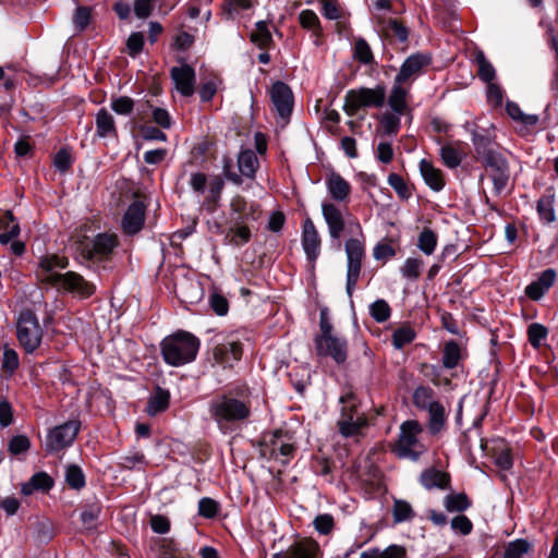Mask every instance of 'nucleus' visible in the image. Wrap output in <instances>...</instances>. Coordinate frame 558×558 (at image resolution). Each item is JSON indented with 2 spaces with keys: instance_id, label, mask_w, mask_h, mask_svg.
<instances>
[{
  "instance_id": "nucleus-1",
  "label": "nucleus",
  "mask_w": 558,
  "mask_h": 558,
  "mask_svg": "<svg viewBox=\"0 0 558 558\" xmlns=\"http://www.w3.org/2000/svg\"><path fill=\"white\" fill-rule=\"evenodd\" d=\"M208 412L218 428L227 433L250 418L252 401L247 392L230 390L211 398Z\"/></svg>"
},
{
  "instance_id": "nucleus-2",
  "label": "nucleus",
  "mask_w": 558,
  "mask_h": 558,
  "mask_svg": "<svg viewBox=\"0 0 558 558\" xmlns=\"http://www.w3.org/2000/svg\"><path fill=\"white\" fill-rule=\"evenodd\" d=\"M68 259L58 255H49L40 258L36 275L43 282L75 293L81 298H89L95 292V286L86 281L83 276L74 271L60 274L58 269H64Z\"/></svg>"
},
{
  "instance_id": "nucleus-3",
  "label": "nucleus",
  "mask_w": 558,
  "mask_h": 558,
  "mask_svg": "<svg viewBox=\"0 0 558 558\" xmlns=\"http://www.w3.org/2000/svg\"><path fill=\"white\" fill-rule=\"evenodd\" d=\"M199 344L201 342L197 337L181 330L166 337L161 341V355L168 365L179 367L196 359Z\"/></svg>"
},
{
  "instance_id": "nucleus-4",
  "label": "nucleus",
  "mask_w": 558,
  "mask_h": 558,
  "mask_svg": "<svg viewBox=\"0 0 558 558\" xmlns=\"http://www.w3.org/2000/svg\"><path fill=\"white\" fill-rule=\"evenodd\" d=\"M475 149L493 182L494 192L498 195L501 194L510 179V169L506 157L499 151L486 148L481 143H475Z\"/></svg>"
},
{
  "instance_id": "nucleus-5",
  "label": "nucleus",
  "mask_w": 558,
  "mask_h": 558,
  "mask_svg": "<svg viewBox=\"0 0 558 558\" xmlns=\"http://www.w3.org/2000/svg\"><path fill=\"white\" fill-rule=\"evenodd\" d=\"M189 186L197 196H204L202 207L214 213L220 205L225 182L220 175L208 178L204 172H192L189 179Z\"/></svg>"
},
{
  "instance_id": "nucleus-6",
  "label": "nucleus",
  "mask_w": 558,
  "mask_h": 558,
  "mask_svg": "<svg viewBox=\"0 0 558 558\" xmlns=\"http://www.w3.org/2000/svg\"><path fill=\"white\" fill-rule=\"evenodd\" d=\"M118 245L119 239L116 233L102 232L90 240L82 241L77 250L85 262L98 266L110 260Z\"/></svg>"
},
{
  "instance_id": "nucleus-7",
  "label": "nucleus",
  "mask_w": 558,
  "mask_h": 558,
  "mask_svg": "<svg viewBox=\"0 0 558 558\" xmlns=\"http://www.w3.org/2000/svg\"><path fill=\"white\" fill-rule=\"evenodd\" d=\"M386 88L377 85L374 88L360 87L349 89L344 96V112L353 117L365 108H381L386 101Z\"/></svg>"
},
{
  "instance_id": "nucleus-8",
  "label": "nucleus",
  "mask_w": 558,
  "mask_h": 558,
  "mask_svg": "<svg viewBox=\"0 0 558 558\" xmlns=\"http://www.w3.org/2000/svg\"><path fill=\"white\" fill-rule=\"evenodd\" d=\"M421 432L422 427L416 421H405L402 423L399 439L393 449L395 453L400 458L416 461L425 450L417 438Z\"/></svg>"
},
{
  "instance_id": "nucleus-9",
  "label": "nucleus",
  "mask_w": 558,
  "mask_h": 558,
  "mask_svg": "<svg viewBox=\"0 0 558 558\" xmlns=\"http://www.w3.org/2000/svg\"><path fill=\"white\" fill-rule=\"evenodd\" d=\"M16 336L27 353L39 348L43 339V329L37 317L29 311L22 312L16 323Z\"/></svg>"
},
{
  "instance_id": "nucleus-10",
  "label": "nucleus",
  "mask_w": 558,
  "mask_h": 558,
  "mask_svg": "<svg viewBox=\"0 0 558 558\" xmlns=\"http://www.w3.org/2000/svg\"><path fill=\"white\" fill-rule=\"evenodd\" d=\"M81 428L77 420L68 421L50 429L45 439V450L48 453H57L70 447L76 438Z\"/></svg>"
},
{
  "instance_id": "nucleus-11",
  "label": "nucleus",
  "mask_w": 558,
  "mask_h": 558,
  "mask_svg": "<svg viewBox=\"0 0 558 558\" xmlns=\"http://www.w3.org/2000/svg\"><path fill=\"white\" fill-rule=\"evenodd\" d=\"M347 254V293L352 296L355 286L359 281L362 260L365 256V247L361 240L349 239L344 245Z\"/></svg>"
},
{
  "instance_id": "nucleus-12",
  "label": "nucleus",
  "mask_w": 558,
  "mask_h": 558,
  "mask_svg": "<svg viewBox=\"0 0 558 558\" xmlns=\"http://www.w3.org/2000/svg\"><path fill=\"white\" fill-rule=\"evenodd\" d=\"M238 169L240 173L232 171L231 160L223 162V175L232 183L240 185L243 180L242 177L254 179L256 171L259 167V161L256 153L253 149H242L238 155Z\"/></svg>"
},
{
  "instance_id": "nucleus-13",
  "label": "nucleus",
  "mask_w": 558,
  "mask_h": 558,
  "mask_svg": "<svg viewBox=\"0 0 558 558\" xmlns=\"http://www.w3.org/2000/svg\"><path fill=\"white\" fill-rule=\"evenodd\" d=\"M340 402L348 403L342 408L341 417L338 421L340 434L344 437L359 435L367 423L364 414L357 411L352 395L342 396Z\"/></svg>"
},
{
  "instance_id": "nucleus-14",
  "label": "nucleus",
  "mask_w": 558,
  "mask_h": 558,
  "mask_svg": "<svg viewBox=\"0 0 558 558\" xmlns=\"http://www.w3.org/2000/svg\"><path fill=\"white\" fill-rule=\"evenodd\" d=\"M315 350L318 356L331 357L337 364L345 362L348 357V342L337 333L331 336H316Z\"/></svg>"
},
{
  "instance_id": "nucleus-15",
  "label": "nucleus",
  "mask_w": 558,
  "mask_h": 558,
  "mask_svg": "<svg viewBox=\"0 0 558 558\" xmlns=\"http://www.w3.org/2000/svg\"><path fill=\"white\" fill-rule=\"evenodd\" d=\"M242 353V343L234 339H227L221 342H216L213 348L214 361L223 367L233 366L234 363L241 360Z\"/></svg>"
},
{
  "instance_id": "nucleus-16",
  "label": "nucleus",
  "mask_w": 558,
  "mask_h": 558,
  "mask_svg": "<svg viewBox=\"0 0 558 558\" xmlns=\"http://www.w3.org/2000/svg\"><path fill=\"white\" fill-rule=\"evenodd\" d=\"M429 63L430 57L428 54L413 53L404 60L395 80H397L398 84L403 83L411 86L413 80L417 77Z\"/></svg>"
},
{
  "instance_id": "nucleus-17",
  "label": "nucleus",
  "mask_w": 558,
  "mask_h": 558,
  "mask_svg": "<svg viewBox=\"0 0 558 558\" xmlns=\"http://www.w3.org/2000/svg\"><path fill=\"white\" fill-rule=\"evenodd\" d=\"M302 247L306 258L314 265L320 254L322 239L311 218H305L302 225Z\"/></svg>"
},
{
  "instance_id": "nucleus-18",
  "label": "nucleus",
  "mask_w": 558,
  "mask_h": 558,
  "mask_svg": "<svg viewBox=\"0 0 558 558\" xmlns=\"http://www.w3.org/2000/svg\"><path fill=\"white\" fill-rule=\"evenodd\" d=\"M146 207L143 202L134 201L124 213L121 221L122 230L128 235L138 233L145 222Z\"/></svg>"
},
{
  "instance_id": "nucleus-19",
  "label": "nucleus",
  "mask_w": 558,
  "mask_h": 558,
  "mask_svg": "<svg viewBox=\"0 0 558 558\" xmlns=\"http://www.w3.org/2000/svg\"><path fill=\"white\" fill-rule=\"evenodd\" d=\"M270 99L280 117L290 116L293 107V94L286 83L278 81L272 84Z\"/></svg>"
},
{
  "instance_id": "nucleus-20",
  "label": "nucleus",
  "mask_w": 558,
  "mask_h": 558,
  "mask_svg": "<svg viewBox=\"0 0 558 558\" xmlns=\"http://www.w3.org/2000/svg\"><path fill=\"white\" fill-rule=\"evenodd\" d=\"M171 78L175 89L183 96L190 97L194 94L195 88V71L189 64L173 66L171 69Z\"/></svg>"
},
{
  "instance_id": "nucleus-21",
  "label": "nucleus",
  "mask_w": 558,
  "mask_h": 558,
  "mask_svg": "<svg viewBox=\"0 0 558 558\" xmlns=\"http://www.w3.org/2000/svg\"><path fill=\"white\" fill-rule=\"evenodd\" d=\"M322 214L328 227L329 236L339 241L344 230V218L341 210L330 202L322 204Z\"/></svg>"
},
{
  "instance_id": "nucleus-22",
  "label": "nucleus",
  "mask_w": 558,
  "mask_h": 558,
  "mask_svg": "<svg viewBox=\"0 0 558 558\" xmlns=\"http://www.w3.org/2000/svg\"><path fill=\"white\" fill-rule=\"evenodd\" d=\"M330 197L338 203H345L351 194V184L338 172L331 171L325 179Z\"/></svg>"
},
{
  "instance_id": "nucleus-23",
  "label": "nucleus",
  "mask_w": 558,
  "mask_h": 558,
  "mask_svg": "<svg viewBox=\"0 0 558 558\" xmlns=\"http://www.w3.org/2000/svg\"><path fill=\"white\" fill-rule=\"evenodd\" d=\"M557 278V272L553 268H547L541 272L538 278L525 288V294L534 301H538L553 287Z\"/></svg>"
},
{
  "instance_id": "nucleus-24",
  "label": "nucleus",
  "mask_w": 558,
  "mask_h": 558,
  "mask_svg": "<svg viewBox=\"0 0 558 558\" xmlns=\"http://www.w3.org/2000/svg\"><path fill=\"white\" fill-rule=\"evenodd\" d=\"M410 87L403 83H397V80H393V85L391 87L390 94L387 98L388 106L392 111L397 114H404L408 109V96L410 92Z\"/></svg>"
},
{
  "instance_id": "nucleus-25",
  "label": "nucleus",
  "mask_w": 558,
  "mask_h": 558,
  "mask_svg": "<svg viewBox=\"0 0 558 558\" xmlns=\"http://www.w3.org/2000/svg\"><path fill=\"white\" fill-rule=\"evenodd\" d=\"M420 171L425 183L436 192L445 186V179L440 169L435 168L433 163L426 159L420 161Z\"/></svg>"
},
{
  "instance_id": "nucleus-26",
  "label": "nucleus",
  "mask_w": 558,
  "mask_h": 558,
  "mask_svg": "<svg viewBox=\"0 0 558 558\" xmlns=\"http://www.w3.org/2000/svg\"><path fill=\"white\" fill-rule=\"evenodd\" d=\"M319 553L316 542L301 541L293 545L286 555H276L275 558H319Z\"/></svg>"
},
{
  "instance_id": "nucleus-27",
  "label": "nucleus",
  "mask_w": 558,
  "mask_h": 558,
  "mask_svg": "<svg viewBox=\"0 0 558 558\" xmlns=\"http://www.w3.org/2000/svg\"><path fill=\"white\" fill-rule=\"evenodd\" d=\"M96 134L101 138L117 137V128L113 116L105 108L96 113Z\"/></svg>"
},
{
  "instance_id": "nucleus-28",
  "label": "nucleus",
  "mask_w": 558,
  "mask_h": 558,
  "mask_svg": "<svg viewBox=\"0 0 558 558\" xmlns=\"http://www.w3.org/2000/svg\"><path fill=\"white\" fill-rule=\"evenodd\" d=\"M230 208L233 214L238 215L235 220H256V211L258 206L254 203H247L246 199L241 195H235L230 202Z\"/></svg>"
},
{
  "instance_id": "nucleus-29",
  "label": "nucleus",
  "mask_w": 558,
  "mask_h": 558,
  "mask_svg": "<svg viewBox=\"0 0 558 558\" xmlns=\"http://www.w3.org/2000/svg\"><path fill=\"white\" fill-rule=\"evenodd\" d=\"M250 240L251 230L244 221L241 220H234V226L228 229L225 236L226 243L238 247L248 243Z\"/></svg>"
},
{
  "instance_id": "nucleus-30",
  "label": "nucleus",
  "mask_w": 558,
  "mask_h": 558,
  "mask_svg": "<svg viewBox=\"0 0 558 558\" xmlns=\"http://www.w3.org/2000/svg\"><path fill=\"white\" fill-rule=\"evenodd\" d=\"M53 486L52 478L45 472L35 473L28 482L22 485L21 492L29 496L37 490L47 492Z\"/></svg>"
},
{
  "instance_id": "nucleus-31",
  "label": "nucleus",
  "mask_w": 558,
  "mask_h": 558,
  "mask_svg": "<svg viewBox=\"0 0 558 558\" xmlns=\"http://www.w3.org/2000/svg\"><path fill=\"white\" fill-rule=\"evenodd\" d=\"M295 448L292 444L284 441L281 437L275 435V439L271 442L270 456L286 465L293 457Z\"/></svg>"
},
{
  "instance_id": "nucleus-32",
  "label": "nucleus",
  "mask_w": 558,
  "mask_h": 558,
  "mask_svg": "<svg viewBox=\"0 0 558 558\" xmlns=\"http://www.w3.org/2000/svg\"><path fill=\"white\" fill-rule=\"evenodd\" d=\"M0 229L4 231L0 233V243L8 244L20 234V226L10 211H5L0 217Z\"/></svg>"
},
{
  "instance_id": "nucleus-33",
  "label": "nucleus",
  "mask_w": 558,
  "mask_h": 558,
  "mask_svg": "<svg viewBox=\"0 0 558 558\" xmlns=\"http://www.w3.org/2000/svg\"><path fill=\"white\" fill-rule=\"evenodd\" d=\"M554 204L555 195L551 192H547L537 201V214L544 223H551L556 220Z\"/></svg>"
},
{
  "instance_id": "nucleus-34",
  "label": "nucleus",
  "mask_w": 558,
  "mask_h": 558,
  "mask_svg": "<svg viewBox=\"0 0 558 558\" xmlns=\"http://www.w3.org/2000/svg\"><path fill=\"white\" fill-rule=\"evenodd\" d=\"M439 153L444 165L450 169L459 167L465 157V153L452 144L442 145Z\"/></svg>"
},
{
  "instance_id": "nucleus-35",
  "label": "nucleus",
  "mask_w": 558,
  "mask_h": 558,
  "mask_svg": "<svg viewBox=\"0 0 558 558\" xmlns=\"http://www.w3.org/2000/svg\"><path fill=\"white\" fill-rule=\"evenodd\" d=\"M360 558H407V550L399 545H390L384 550L371 548L361 553Z\"/></svg>"
},
{
  "instance_id": "nucleus-36",
  "label": "nucleus",
  "mask_w": 558,
  "mask_h": 558,
  "mask_svg": "<svg viewBox=\"0 0 558 558\" xmlns=\"http://www.w3.org/2000/svg\"><path fill=\"white\" fill-rule=\"evenodd\" d=\"M421 483L427 489L445 488L449 483V478L446 473L430 469L422 473Z\"/></svg>"
},
{
  "instance_id": "nucleus-37",
  "label": "nucleus",
  "mask_w": 558,
  "mask_h": 558,
  "mask_svg": "<svg viewBox=\"0 0 558 558\" xmlns=\"http://www.w3.org/2000/svg\"><path fill=\"white\" fill-rule=\"evenodd\" d=\"M251 41L260 49H268L271 46L272 36L266 22L256 23L255 29L251 33Z\"/></svg>"
},
{
  "instance_id": "nucleus-38",
  "label": "nucleus",
  "mask_w": 558,
  "mask_h": 558,
  "mask_svg": "<svg viewBox=\"0 0 558 558\" xmlns=\"http://www.w3.org/2000/svg\"><path fill=\"white\" fill-rule=\"evenodd\" d=\"M470 506L471 501L464 493H452L444 498V507L448 512H463Z\"/></svg>"
},
{
  "instance_id": "nucleus-39",
  "label": "nucleus",
  "mask_w": 558,
  "mask_h": 558,
  "mask_svg": "<svg viewBox=\"0 0 558 558\" xmlns=\"http://www.w3.org/2000/svg\"><path fill=\"white\" fill-rule=\"evenodd\" d=\"M424 262L420 257H408L402 266L400 267L401 276L411 281H415L420 278Z\"/></svg>"
},
{
  "instance_id": "nucleus-40",
  "label": "nucleus",
  "mask_w": 558,
  "mask_h": 558,
  "mask_svg": "<svg viewBox=\"0 0 558 558\" xmlns=\"http://www.w3.org/2000/svg\"><path fill=\"white\" fill-rule=\"evenodd\" d=\"M461 359V349L457 341H447L442 350V365L445 368H454Z\"/></svg>"
},
{
  "instance_id": "nucleus-41",
  "label": "nucleus",
  "mask_w": 558,
  "mask_h": 558,
  "mask_svg": "<svg viewBox=\"0 0 558 558\" xmlns=\"http://www.w3.org/2000/svg\"><path fill=\"white\" fill-rule=\"evenodd\" d=\"M506 111L511 119L523 125L533 126L538 122V117L536 114H525L520 109L519 105L513 101H507Z\"/></svg>"
},
{
  "instance_id": "nucleus-42",
  "label": "nucleus",
  "mask_w": 558,
  "mask_h": 558,
  "mask_svg": "<svg viewBox=\"0 0 558 558\" xmlns=\"http://www.w3.org/2000/svg\"><path fill=\"white\" fill-rule=\"evenodd\" d=\"M437 234L429 228H424L417 238V247L425 255H432L437 246Z\"/></svg>"
},
{
  "instance_id": "nucleus-43",
  "label": "nucleus",
  "mask_w": 558,
  "mask_h": 558,
  "mask_svg": "<svg viewBox=\"0 0 558 558\" xmlns=\"http://www.w3.org/2000/svg\"><path fill=\"white\" fill-rule=\"evenodd\" d=\"M20 366L17 352L8 344L2 347L1 367L5 374L12 376Z\"/></svg>"
},
{
  "instance_id": "nucleus-44",
  "label": "nucleus",
  "mask_w": 558,
  "mask_h": 558,
  "mask_svg": "<svg viewBox=\"0 0 558 558\" xmlns=\"http://www.w3.org/2000/svg\"><path fill=\"white\" fill-rule=\"evenodd\" d=\"M429 415V429L433 434L438 433L445 425L446 414L445 408L438 401L428 410Z\"/></svg>"
},
{
  "instance_id": "nucleus-45",
  "label": "nucleus",
  "mask_w": 558,
  "mask_h": 558,
  "mask_svg": "<svg viewBox=\"0 0 558 558\" xmlns=\"http://www.w3.org/2000/svg\"><path fill=\"white\" fill-rule=\"evenodd\" d=\"M299 21L302 27L313 32L315 37L322 35V26L317 14L312 10H303L299 14Z\"/></svg>"
},
{
  "instance_id": "nucleus-46",
  "label": "nucleus",
  "mask_w": 558,
  "mask_h": 558,
  "mask_svg": "<svg viewBox=\"0 0 558 558\" xmlns=\"http://www.w3.org/2000/svg\"><path fill=\"white\" fill-rule=\"evenodd\" d=\"M401 116L402 114H397L395 111L383 113L379 119V125L383 133L388 136L396 135L400 129Z\"/></svg>"
},
{
  "instance_id": "nucleus-47",
  "label": "nucleus",
  "mask_w": 558,
  "mask_h": 558,
  "mask_svg": "<svg viewBox=\"0 0 558 558\" xmlns=\"http://www.w3.org/2000/svg\"><path fill=\"white\" fill-rule=\"evenodd\" d=\"M169 405V393L165 390L158 389L157 392L149 399L147 403V413L156 415L165 411Z\"/></svg>"
},
{
  "instance_id": "nucleus-48",
  "label": "nucleus",
  "mask_w": 558,
  "mask_h": 558,
  "mask_svg": "<svg viewBox=\"0 0 558 558\" xmlns=\"http://www.w3.org/2000/svg\"><path fill=\"white\" fill-rule=\"evenodd\" d=\"M392 518L395 523L410 521L414 518V511L408 501L397 499L392 506Z\"/></svg>"
},
{
  "instance_id": "nucleus-49",
  "label": "nucleus",
  "mask_w": 558,
  "mask_h": 558,
  "mask_svg": "<svg viewBox=\"0 0 558 558\" xmlns=\"http://www.w3.org/2000/svg\"><path fill=\"white\" fill-rule=\"evenodd\" d=\"M434 391L429 387L420 386L414 390L413 402L422 410H428L437 401L433 399Z\"/></svg>"
},
{
  "instance_id": "nucleus-50",
  "label": "nucleus",
  "mask_w": 558,
  "mask_h": 558,
  "mask_svg": "<svg viewBox=\"0 0 558 558\" xmlns=\"http://www.w3.org/2000/svg\"><path fill=\"white\" fill-rule=\"evenodd\" d=\"M353 57L363 64H369L374 60L372 49L364 38H357L353 47Z\"/></svg>"
},
{
  "instance_id": "nucleus-51",
  "label": "nucleus",
  "mask_w": 558,
  "mask_h": 558,
  "mask_svg": "<svg viewBox=\"0 0 558 558\" xmlns=\"http://www.w3.org/2000/svg\"><path fill=\"white\" fill-rule=\"evenodd\" d=\"M415 339V331L409 326L397 328L392 333V344L396 349H402Z\"/></svg>"
},
{
  "instance_id": "nucleus-52",
  "label": "nucleus",
  "mask_w": 558,
  "mask_h": 558,
  "mask_svg": "<svg viewBox=\"0 0 558 558\" xmlns=\"http://www.w3.org/2000/svg\"><path fill=\"white\" fill-rule=\"evenodd\" d=\"M475 60L478 65L480 78L487 84L493 83L495 77V69L492 63L485 58L483 52L477 53Z\"/></svg>"
},
{
  "instance_id": "nucleus-53",
  "label": "nucleus",
  "mask_w": 558,
  "mask_h": 558,
  "mask_svg": "<svg viewBox=\"0 0 558 558\" xmlns=\"http://www.w3.org/2000/svg\"><path fill=\"white\" fill-rule=\"evenodd\" d=\"M369 313L377 323H384L390 317L391 310L385 300L379 299L371 304Z\"/></svg>"
},
{
  "instance_id": "nucleus-54",
  "label": "nucleus",
  "mask_w": 558,
  "mask_h": 558,
  "mask_svg": "<svg viewBox=\"0 0 558 558\" xmlns=\"http://www.w3.org/2000/svg\"><path fill=\"white\" fill-rule=\"evenodd\" d=\"M65 481L73 489H81L85 486V476L77 465H69L66 468Z\"/></svg>"
},
{
  "instance_id": "nucleus-55",
  "label": "nucleus",
  "mask_w": 558,
  "mask_h": 558,
  "mask_svg": "<svg viewBox=\"0 0 558 558\" xmlns=\"http://www.w3.org/2000/svg\"><path fill=\"white\" fill-rule=\"evenodd\" d=\"M530 549V544L524 539L510 542L504 553V558H522Z\"/></svg>"
},
{
  "instance_id": "nucleus-56",
  "label": "nucleus",
  "mask_w": 558,
  "mask_h": 558,
  "mask_svg": "<svg viewBox=\"0 0 558 558\" xmlns=\"http://www.w3.org/2000/svg\"><path fill=\"white\" fill-rule=\"evenodd\" d=\"M100 514V508L98 506H88L82 510L80 518L83 526L86 530H93L96 527L97 520Z\"/></svg>"
},
{
  "instance_id": "nucleus-57",
  "label": "nucleus",
  "mask_w": 558,
  "mask_h": 558,
  "mask_svg": "<svg viewBox=\"0 0 558 558\" xmlns=\"http://www.w3.org/2000/svg\"><path fill=\"white\" fill-rule=\"evenodd\" d=\"M527 337L533 348H539L547 337V329L543 325L534 323L527 328Z\"/></svg>"
},
{
  "instance_id": "nucleus-58",
  "label": "nucleus",
  "mask_w": 558,
  "mask_h": 558,
  "mask_svg": "<svg viewBox=\"0 0 558 558\" xmlns=\"http://www.w3.org/2000/svg\"><path fill=\"white\" fill-rule=\"evenodd\" d=\"M486 97H487V102L493 108H499L502 105L504 90L501 89V87L499 85H497L495 83H489V84H487Z\"/></svg>"
},
{
  "instance_id": "nucleus-59",
  "label": "nucleus",
  "mask_w": 558,
  "mask_h": 558,
  "mask_svg": "<svg viewBox=\"0 0 558 558\" xmlns=\"http://www.w3.org/2000/svg\"><path fill=\"white\" fill-rule=\"evenodd\" d=\"M218 502L209 497H203L198 501V514L204 518H214L218 512Z\"/></svg>"
},
{
  "instance_id": "nucleus-60",
  "label": "nucleus",
  "mask_w": 558,
  "mask_h": 558,
  "mask_svg": "<svg viewBox=\"0 0 558 558\" xmlns=\"http://www.w3.org/2000/svg\"><path fill=\"white\" fill-rule=\"evenodd\" d=\"M451 529L461 535H468L472 532L473 524L471 520L463 514L457 515L451 520Z\"/></svg>"
},
{
  "instance_id": "nucleus-61",
  "label": "nucleus",
  "mask_w": 558,
  "mask_h": 558,
  "mask_svg": "<svg viewBox=\"0 0 558 558\" xmlns=\"http://www.w3.org/2000/svg\"><path fill=\"white\" fill-rule=\"evenodd\" d=\"M134 101L132 98L122 96L111 101V109L118 114L128 116L132 112Z\"/></svg>"
},
{
  "instance_id": "nucleus-62",
  "label": "nucleus",
  "mask_w": 558,
  "mask_h": 558,
  "mask_svg": "<svg viewBox=\"0 0 558 558\" xmlns=\"http://www.w3.org/2000/svg\"><path fill=\"white\" fill-rule=\"evenodd\" d=\"M388 183L400 197L408 198L410 196L409 187L399 174L390 173L388 175Z\"/></svg>"
},
{
  "instance_id": "nucleus-63",
  "label": "nucleus",
  "mask_w": 558,
  "mask_h": 558,
  "mask_svg": "<svg viewBox=\"0 0 558 558\" xmlns=\"http://www.w3.org/2000/svg\"><path fill=\"white\" fill-rule=\"evenodd\" d=\"M333 525L335 522L332 515L327 513L319 514L314 520V526L316 531L324 535L329 534L332 531Z\"/></svg>"
},
{
  "instance_id": "nucleus-64",
  "label": "nucleus",
  "mask_w": 558,
  "mask_h": 558,
  "mask_svg": "<svg viewBox=\"0 0 558 558\" xmlns=\"http://www.w3.org/2000/svg\"><path fill=\"white\" fill-rule=\"evenodd\" d=\"M29 439L24 435L14 436L9 442V451L12 454H20L29 449Z\"/></svg>"
}]
</instances>
